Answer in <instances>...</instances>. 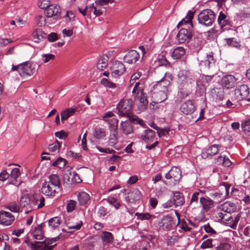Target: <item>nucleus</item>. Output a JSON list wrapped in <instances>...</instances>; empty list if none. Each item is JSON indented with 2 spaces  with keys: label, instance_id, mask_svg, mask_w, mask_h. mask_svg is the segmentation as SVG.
<instances>
[{
  "label": "nucleus",
  "instance_id": "f257e3e1",
  "mask_svg": "<svg viewBox=\"0 0 250 250\" xmlns=\"http://www.w3.org/2000/svg\"><path fill=\"white\" fill-rule=\"evenodd\" d=\"M133 101L131 99H123L117 104V109L121 116H127L133 123L142 125L143 121L136 116L131 114Z\"/></svg>",
  "mask_w": 250,
  "mask_h": 250
},
{
  "label": "nucleus",
  "instance_id": "f03ea898",
  "mask_svg": "<svg viewBox=\"0 0 250 250\" xmlns=\"http://www.w3.org/2000/svg\"><path fill=\"white\" fill-rule=\"evenodd\" d=\"M61 181L59 176L51 174L48 181L45 182L42 186V192L47 196H54L60 190Z\"/></svg>",
  "mask_w": 250,
  "mask_h": 250
},
{
  "label": "nucleus",
  "instance_id": "7ed1b4c3",
  "mask_svg": "<svg viewBox=\"0 0 250 250\" xmlns=\"http://www.w3.org/2000/svg\"><path fill=\"white\" fill-rule=\"evenodd\" d=\"M57 238L45 239L43 241H35L34 242L26 241L28 247L33 250H52L56 245L52 244L57 241Z\"/></svg>",
  "mask_w": 250,
  "mask_h": 250
},
{
  "label": "nucleus",
  "instance_id": "20e7f679",
  "mask_svg": "<svg viewBox=\"0 0 250 250\" xmlns=\"http://www.w3.org/2000/svg\"><path fill=\"white\" fill-rule=\"evenodd\" d=\"M173 76L169 72H166L164 77L153 86L152 90L160 91L167 94L170 91V83Z\"/></svg>",
  "mask_w": 250,
  "mask_h": 250
},
{
  "label": "nucleus",
  "instance_id": "39448f33",
  "mask_svg": "<svg viewBox=\"0 0 250 250\" xmlns=\"http://www.w3.org/2000/svg\"><path fill=\"white\" fill-rule=\"evenodd\" d=\"M215 15L210 9H205L201 11L198 15V20L200 23L206 26H210L214 22Z\"/></svg>",
  "mask_w": 250,
  "mask_h": 250
},
{
  "label": "nucleus",
  "instance_id": "423d86ee",
  "mask_svg": "<svg viewBox=\"0 0 250 250\" xmlns=\"http://www.w3.org/2000/svg\"><path fill=\"white\" fill-rule=\"evenodd\" d=\"M230 185L226 183H223L222 185L220 186V188L218 191L210 193V195L214 200L217 201L219 203L222 202L227 198L229 194V190Z\"/></svg>",
  "mask_w": 250,
  "mask_h": 250
},
{
  "label": "nucleus",
  "instance_id": "0eeeda50",
  "mask_svg": "<svg viewBox=\"0 0 250 250\" xmlns=\"http://www.w3.org/2000/svg\"><path fill=\"white\" fill-rule=\"evenodd\" d=\"M234 94L237 101L246 100L250 102V89L247 84H241L235 88Z\"/></svg>",
  "mask_w": 250,
  "mask_h": 250
},
{
  "label": "nucleus",
  "instance_id": "6e6552de",
  "mask_svg": "<svg viewBox=\"0 0 250 250\" xmlns=\"http://www.w3.org/2000/svg\"><path fill=\"white\" fill-rule=\"evenodd\" d=\"M101 240L99 239L97 241V244L93 245L97 250H104L106 245L113 242V236L112 234L108 231L102 232Z\"/></svg>",
  "mask_w": 250,
  "mask_h": 250
},
{
  "label": "nucleus",
  "instance_id": "1a4fd4ad",
  "mask_svg": "<svg viewBox=\"0 0 250 250\" xmlns=\"http://www.w3.org/2000/svg\"><path fill=\"white\" fill-rule=\"evenodd\" d=\"M181 171L177 167H173L165 175V178L169 180V184L171 186H175L178 184L181 178Z\"/></svg>",
  "mask_w": 250,
  "mask_h": 250
},
{
  "label": "nucleus",
  "instance_id": "9d476101",
  "mask_svg": "<svg viewBox=\"0 0 250 250\" xmlns=\"http://www.w3.org/2000/svg\"><path fill=\"white\" fill-rule=\"evenodd\" d=\"M44 13L48 18L53 17L57 20L61 15V9L59 5L56 4H49L45 8Z\"/></svg>",
  "mask_w": 250,
  "mask_h": 250
},
{
  "label": "nucleus",
  "instance_id": "9b49d317",
  "mask_svg": "<svg viewBox=\"0 0 250 250\" xmlns=\"http://www.w3.org/2000/svg\"><path fill=\"white\" fill-rule=\"evenodd\" d=\"M36 71V65L29 62H25L21 63V70H20V76L25 77L31 76Z\"/></svg>",
  "mask_w": 250,
  "mask_h": 250
},
{
  "label": "nucleus",
  "instance_id": "f8f14e48",
  "mask_svg": "<svg viewBox=\"0 0 250 250\" xmlns=\"http://www.w3.org/2000/svg\"><path fill=\"white\" fill-rule=\"evenodd\" d=\"M192 34L190 30L185 28H181L179 31L177 39L179 43L188 42L191 39Z\"/></svg>",
  "mask_w": 250,
  "mask_h": 250
},
{
  "label": "nucleus",
  "instance_id": "ddd939ff",
  "mask_svg": "<svg viewBox=\"0 0 250 250\" xmlns=\"http://www.w3.org/2000/svg\"><path fill=\"white\" fill-rule=\"evenodd\" d=\"M125 70L124 64L121 62L116 61L111 67V75L112 77L116 78L121 76Z\"/></svg>",
  "mask_w": 250,
  "mask_h": 250
},
{
  "label": "nucleus",
  "instance_id": "4468645a",
  "mask_svg": "<svg viewBox=\"0 0 250 250\" xmlns=\"http://www.w3.org/2000/svg\"><path fill=\"white\" fill-rule=\"evenodd\" d=\"M20 206L21 207L25 208L27 211L26 213H29L33 210L34 204L31 202V196L30 197L28 194H24L21 196L20 201Z\"/></svg>",
  "mask_w": 250,
  "mask_h": 250
},
{
  "label": "nucleus",
  "instance_id": "2eb2a0df",
  "mask_svg": "<svg viewBox=\"0 0 250 250\" xmlns=\"http://www.w3.org/2000/svg\"><path fill=\"white\" fill-rule=\"evenodd\" d=\"M45 199L41 193H35L31 196V202L34 204L33 210L41 208L44 206Z\"/></svg>",
  "mask_w": 250,
  "mask_h": 250
},
{
  "label": "nucleus",
  "instance_id": "dca6fc26",
  "mask_svg": "<svg viewBox=\"0 0 250 250\" xmlns=\"http://www.w3.org/2000/svg\"><path fill=\"white\" fill-rule=\"evenodd\" d=\"M139 59V53L134 50H131L126 52L124 57V62L129 64L135 63Z\"/></svg>",
  "mask_w": 250,
  "mask_h": 250
},
{
  "label": "nucleus",
  "instance_id": "f3484780",
  "mask_svg": "<svg viewBox=\"0 0 250 250\" xmlns=\"http://www.w3.org/2000/svg\"><path fill=\"white\" fill-rule=\"evenodd\" d=\"M160 227L164 230H170L174 225L173 218L169 215L164 216L159 223Z\"/></svg>",
  "mask_w": 250,
  "mask_h": 250
},
{
  "label": "nucleus",
  "instance_id": "a211bd4d",
  "mask_svg": "<svg viewBox=\"0 0 250 250\" xmlns=\"http://www.w3.org/2000/svg\"><path fill=\"white\" fill-rule=\"evenodd\" d=\"M195 110L193 102L191 100H187L181 104L180 110L186 115L192 114Z\"/></svg>",
  "mask_w": 250,
  "mask_h": 250
},
{
  "label": "nucleus",
  "instance_id": "6ab92c4d",
  "mask_svg": "<svg viewBox=\"0 0 250 250\" xmlns=\"http://www.w3.org/2000/svg\"><path fill=\"white\" fill-rule=\"evenodd\" d=\"M15 217L11 213L1 211L0 212V224L5 225H10L14 221Z\"/></svg>",
  "mask_w": 250,
  "mask_h": 250
},
{
  "label": "nucleus",
  "instance_id": "aec40b11",
  "mask_svg": "<svg viewBox=\"0 0 250 250\" xmlns=\"http://www.w3.org/2000/svg\"><path fill=\"white\" fill-rule=\"evenodd\" d=\"M236 83L235 78L231 75L224 76L221 80L222 86L227 89L233 88Z\"/></svg>",
  "mask_w": 250,
  "mask_h": 250
},
{
  "label": "nucleus",
  "instance_id": "412c9836",
  "mask_svg": "<svg viewBox=\"0 0 250 250\" xmlns=\"http://www.w3.org/2000/svg\"><path fill=\"white\" fill-rule=\"evenodd\" d=\"M220 209L222 211L227 213H230L234 212L237 208L235 204L230 201H227L220 206Z\"/></svg>",
  "mask_w": 250,
  "mask_h": 250
},
{
  "label": "nucleus",
  "instance_id": "4be33fe9",
  "mask_svg": "<svg viewBox=\"0 0 250 250\" xmlns=\"http://www.w3.org/2000/svg\"><path fill=\"white\" fill-rule=\"evenodd\" d=\"M200 204L203 209L206 211L214 207V201L208 197H200Z\"/></svg>",
  "mask_w": 250,
  "mask_h": 250
},
{
  "label": "nucleus",
  "instance_id": "5701e85b",
  "mask_svg": "<svg viewBox=\"0 0 250 250\" xmlns=\"http://www.w3.org/2000/svg\"><path fill=\"white\" fill-rule=\"evenodd\" d=\"M155 137V132L150 129L145 130L141 135L142 139L145 143L152 142Z\"/></svg>",
  "mask_w": 250,
  "mask_h": 250
},
{
  "label": "nucleus",
  "instance_id": "b1692460",
  "mask_svg": "<svg viewBox=\"0 0 250 250\" xmlns=\"http://www.w3.org/2000/svg\"><path fill=\"white\" fill-rule=\"evenodd\" d=\"M172 199L175 207L182 206L185 203L184 197L183 194L180 192H175Z\"/></svg>",
  "mask_w": 250,
  "mask_h": 250
},
{
  "label": "nucleus",
  "instance_id": "393cba45",
  "mask_svg": "<svg viewBox=\"0 0 250 250\" xmlns=\"http://www.w3.org/2000/svg\"><path fill=\"white\" fill-rule=\"evenodd\" d=\"M151 92L152 93V97L155 100V102L157 103H162L167 99L168 94L158 91H156L152 89H151Z\"/></svg>",
  "mask_w": 250,
  "mask_h": 250
},
{
  "label": "nucleus",
  "instance_id": "a878e982",
  "mask_svg": "<svg viewBox=\"0 0 250 250\" xmlns=\"http://www.w3.org/2000/svg\"><path fill=\"white\" fill-rule=\"evenodd\" d=\"M131 122L130 121H125L122 122L121 123V128L122 132L126 135L132 133L133 131V128L131 125Z\"/></svg>",
  "mask_w": 250,
  "mask_h": 250
},
{
  "label": "nucleus",
  "instance_id": "bb28decb",
  "mask_svg": "<svg viewBox=\"0 0 250 250\" xmlns=\"http://www.w3.org/2000/svg\"><path fill=\"white\" fill-rule=\"evenodd\" d=\"M141 197V193L138 189H133L128 194V198L130 202L138 201Z\"/></svg>",
  "mask_w": 250,
  "mask_h": 250
},
{
  "label": "nucleus",
  "instance_id": "cd10ccee",
  "mask_svg": "<svg viewBox=\"0 0 250 250\" xmlns=\"http://www.w3.org/2000/svg\"><path fill=\"white\" fill-rule=\"evenodd\" d=\"M219 151L218 145L214 144L210 146L206 153H202V157L206 158L208 156H212L218 153Z\"/></svg>",
  "mask_w": 250,
  "mask_h": 250
},
{
  "label": "nucleus",
  "instance_id": "c85d7f7f",
  "mask_svg": "<svg viewBox=\"0 0 250 250\" xmlns=\"http://www.w3.org/2000/svg\"><path fill=\"white\" fill-rule=\"evenodd\" d=\"M108 59L107 56H102L98 60L97 65V68L101 71L105 69L107 65Z\"/></svg>",
  "mask_w": 250,
  "mask_h": 250
},
{
  "label": "nucleus",
  "instance_id": "c756f323",
  "mask_svg": "<svg viewBox=\"0 0 250 250\" xmlns=\"http://www.w3.org/2000/svg\"><path fill=\"white\" fill-rule=\"evenodd\" d=\"M216 163L218 165H222L224 167H229L231 165V162L226 156H220L216 159Z\"/></svg>",
  "mask_w": 250,
  "mask_h": 250
},
{
  "label": "nucleus",
  "instance_id": "7c9ffc66",
  "mask_svg": "<svg viewBox=\"0 0 250 250\" xmlns=\"http://www.w3.org/2000/svg\"><path fill=\"white\" fill-rule=\"evenodd\" d=\"M185 54V50L183 47H177L172 52L171 56L174 59L181 58Z\"/></svg>",
  "mask_w": 250,
  "mask_h": 250
},
{
  "label": "nucleus",
  "instance_id": "2f4dec72",
  "mask_svg": "<svg viewBox=\"0 0 250 250\" xmlns=\"http://www.w3.org/2000/svg\"><path fill=\"white\" fill-rule=\"evenodd\" d=\"M78 200L81 205H84L90 200V196L87 193L81 192L78 195Z\"/></svg>",
  "mask_w": 250,
  "mask_h": 250
},
{
  "label": "nucleus",
  "instance_id": "473e14b6",
  "mask_svg": "<svg viewBox=\"0 0 250 250\" xmlns=\"http://www.w3.org/2000/svg\"><path fill=\"white\" fill-rule=\"evenodd\" d=\"M76 111V109L73 108H67L63 111L61 114L62 121L63 122L67 119L69 117L72 116Z\"/></svg>",
  "mask_w": 250,
  "mask_h": 250
},
{
  "label": "nucleus",
  "instance_id": "72a5a7b5",
  "mask_svg": "<svg viewBox=\"0 0 250 250\" xmlns=\"http://www.w3.org/2000/svg\"><path fill=\"white\" fill-rule=\"evenodd\" d=\"M193 14L194 12H192L190 11H188L186 17L187 20L183 19L181 21H180L177 26V28H179V27L181 25H183V24L187 23H189L191 25V26L193 27L192 23L191 22V20L193 18Z\"/></svg>",
  "mask_w": 250,
  "mask_h": 250
},
{
  "label": "nucleus",
  "instance_id": "f704fd0d",
  "mask_svg": "<svg viewBox=\"0 0 250 250\" xmlns=\"http://www.w3.org/2000/svg\"><path fill=\"white\" fill-rule=\"evenodd\" d=\"M94 137L98 140L104 138L105 136V132L104 129L96 128L93 131Z\"/></svg>",
  "mask_w": 250,
  "mask_h": 250
},
{
  "label": "nucleus",
  "instance_id": "c9c22d12",
  "mask_svg": "<svg viewBox=\"0 0 250 250\" xmlns=\"http://www.w3.org/2000/svg\"><path fill=\"white\" fill-rule=\"evenodd\" d=\"M227 16L221 11L218 17L217 21L221 27H223L228 24V21L226 20Z\"/></svg>",
  "mask_w": 250,
  "mask_h": 250
},
{
  "label": "nucleus",
  "instance_id": "e433bc0d",
  "mask_svg": "<svg viewBox=\"0 0 250 250\" xmlns=\"http://www.w3.org/2000/svg\"><path fill=\"white\" fill-rule=\"evenodd\" d=\"M137 99L140 101L142 105L146 106L147 104V101L146 94L143 92L142 90H138L137 92Z\"/></svg>",
  "mask_w": 250,
  "mask_h": 250
},
{
  "label": "nucleus",
  "instance_id": "4c0bfd02",
  "mask_svg": "<svg viewBox=\"0 0 250 250\" xmlns=\"http://www.w3.org/2000/svg\"><path fill=\"white\" fill-rule=\"evenodd\" d=\"M33 235L35 239L37 240H42L43 238V232L42 230V227L38 226L36 228L33 232Z\"/></svg>",
  "mask_w": 250,
  "mask_h": 250
},
{
  "label": "nucleus",
  "instance_id": "58836bf2",
  "mask_svg": "<svg viewBox=\"0 0 250 250\" xmlns=\"http://www.w3.org/2000/svg\"><path fill=\"white\" fill-rule=\"evenodd\" d=\"M118 142V132L115 129L110 135L108 139V144L111 146H113Z\"/></svg>",
  "mask_w": 250,
  "mask_h": 250
},
{
  "label": "nucleus",
  "instance_id": "ea45409f",
  "mask_svg": "<svg viewBox=\"0 0 250 250\" xmlns=\"http://www.w3.org/2000/svg\"><path fill=\"white\" fill-rule=\"evenodd\" d=\"M66 163L67 161L65 159L59 157L53 162L52 165L54 167H59L60 168H62L65 167Z\"/></svg>",
  "mask_w": 250,
  "mask_h": 250
},
{
  "label": "nucleus",
  "instance_id": "a19ab883",
  "mask_svg": "<svg viewBox=\"0 0 250 250\" xmlns=\"http://www.w3.org/2000/svg\"><path fill=\"white\" fill-rule=\"evenodd\" d=\"M61 222V220L59 217H55L49 220L48 224L53 229H55L60 225Z\"/></svg>",
  "mask_w": 250,
  "mask_h": 250
},
{
  "label": "nucleus",
  "instance_id": "79ce46f5",
  "mask_svg": "<svg viewBox=\"0 0 250 250\" xmlns=\"http://www.w3.org/2000/svg\"><path fill=\"white\" fill-rule=\"evenodd\" d=\"M158 64L159 66H169L170 63L164 55H159L157 59Z\"/></svg>",
  "mask_w": 250,
  "mask_h": 250
},
{
  "label": "nucleus",
  "instance_id": "37998d69",
  "mask_svg": "<svg viewBox=\"0 0 250 250\" xmlns=\"http://www.w3.org/2000/svg\"><path fill=\"white\" fill-rule=\"evenodd\" d=\"M61 144L58 141H56L54 143L50 144L48 146V149L50 152H59Z\"/></svg>",
  "mask_w": 250,
  "mask_h": 250
},
{
  "label": "nucleus",
  "instance_id": "c03bdc74",
  "mask_svg": "<svg viewBox=\"0 0 250 250\" xmlns=\"http://www.w3.org/2000/svg\"><path fill=\"white\" fill-rule=\"evenodd\" d=\"M231 244L226 242H222L216 247L217 250H230L231 249Z\"/></svg>",
  "mask_w": 250,
  "mask_h": 250
},
{
  "label": "nucleus",
  "instance_id": "a18cd8bd",
  "mask_svg": "<svg viewBox=\"0 0 250 250\" xmlns=\"http://www.w3.org/2000/svg\"><path fill=\"white\" fill-rule=\"evenodd\" d=\"M43 34H44V32L40 29L34 30L32 33V36L35 39H37L38 41L36 42H39V41L41 40V37L43 38Z\"/></svg>",
  "mask_w": 250,
  "mask_h": 250
},
{
  "label": "nucleus",
  "instance_id": "49530a36",
  "mask_svg": "<svg viewBox=\"0 0 250 250\" xmlns=\"http://www.w3.org/2000/svg\"><path fill=\"white\" fill-rule=\"evenodd\" d=\"M35 20L36 24L40 27L43 26L46 24V20L45 17L43 16H37Z\"/></svg>",
  "mask_w": 250,
  "mask_h": 250
},
{
  "label": "nucleus",
  "instance_id": "de8ad7c7",
  "mask_svg": "<svg viewBox=\"0 0 250 250\" xmlns=\"http://www.w3.org/2000/svg\"><path fill=\"white\" fill-rule=\"evenodd\" d=\"M101 83L102 84L108 88H114L116 87V84L114 83L110 82L105 78H103Z\"/></svg>",
  "mask_w": 250,
  "mask_h": 250
},
{
  "label": "nucleus",
  "instance_id": "09e8293b",
  "mask_svg": "<svg viewBox=\"0 0 250 250\" xmlns=\"http://www.w3.org/2000/svg\"><path fill=\"white\" fill-rule=\"evenodd\" d=\"M76 204V202L74 200H69L66 205L67 212H70L73 211L75 208Z\"/></svg>",
  "mask_w": 250,
  "mask_h": 250
},
{
  "label": "nucleus",
  "instance_id": "8fccbe9b",
  "mask_svg": "<svg viewBox=\"0 0 250 250\" xmlns=\"http://www.w3.org/2000/svg\"><path fill=\"white\" fill-rule=\"evenodd\" d=\"M153 128L157 130L158 136L160 137L168 134L170 131L168 128L159 129L158 126H154Z\"/></svg>",
  "mask_w": 250,
  "mask_h": 250
},
{
  "label": "nucleus",
  "instance_id": "3c124183",
  "mask_svg": "<svg viewBox=\"0 0 250 250\" xmlns=\"http://www.w3.org/2000/svg\"><path fill=\"white\" fill-rule=\"evenodd\" d=\"M135 216H137L138 219L141 220H149L152 216V215L148 213H141L139 212H136Z\"/></svg>",
  "mask_w": 250,
  "mask_h": 250
},
{
  "label": "nucleus",
  "instance_id": "603ef678",
  "mask_svg": "<svg viewBox=\"0 0 250 250\" xmlns=\"http://www.w3.org/2000/svg\"><path fill=\"white\" fill-rule=\"evenodd\" d=\"M7 208L13 212H19L20 206L15 203H12L8 206Z\"/></svg>",
  "mask_w": 250,
  "mask_h": 250
},
{
  "label": "nucleus",
  "instance_id": "864d4df0",
  "mask_svg": "<svg viewBox=\"0 0 250 250\" xmlns=\"http://www.w3.org/2000/svg\"><path fill=\"white\" fill-rule=\"evenodd\" d=\"M142 75V73L140 72L134 73L131 77L129 81V84L131 85L136 82V81L139 79Z\"/></svg>",
  "mask_w": 250,
  "mask_h": 250
},
{
  "label": "nucleus",
  "instance_id": "5fc2aeb1",
  "mask_svg": "<svg viewBox=\"0 0 250 250\" xmlns=\"http://www.w3.org/2000/svg\"><path fill=\"white\" fill-rule=\"evenodd\" d=\"M107 121L108 122L109 125L114 130H117L118 127V120L115 118H112L110 120H108Z\"/></svg>",
  "mask_w": 250,
  "mask_h": 250
},
{
  "label": "nucleus",
  "instance_id": "6e6d98bb",
  "mask_svg": "<svg viewBox=\"0 0 250 250\" xmlns=\"http://www.w3.org/2000/svg\"><path fill=\"white\" fill-rule=\"evenodd\" d=\"M107 201L111 205L114 207L116 209H118L120 207V204L118 201L114 198H108Z\"/></svg>",
  "mask_w": 250,
  "mask_h": 250
},
{
  "label": "nucleus",
  "instance_id": "4d7b16f0",
  "mask_svg": "<svg viewBox=\"0 0 250 250\" xmlns=\"http://www.w3.org/2000/svg\"><path fill=\"white\" fill-rule=\"evenodd\" d=\"M21 172L19 168H14L11 170L10 176L15 180L20 176Z\"/></svg>",
  "mask_w": 250,
  "mask_h": 250
},
{
  "label": "nucleus",
  "instance_id": "13d9d810",
  "mask_svg": "<svg viewBox=\"0 0 250 250\" xmlns=\"http://www.w3.org/2000/svg\"><path fill=\"white\" fill-rule=\"evenodd\" d=\"M202 249H206L212 248V239H208L205 240L200 246Z\"/></svg>",
  "mask_w": 250,
  "mask_h": 250
},
{
  "label": "nucleus",
  "instance_id": "bf43d9fd",
  "mask_svg": "<svg viewBox=\"0 0 250 250\" xmlns=\"http://www.w3.org/2000/svg\"><path fill=\"white\" fill-rule=\"evenodd\" d=\"M50 0H39L38 6L42 9L46 8L50 4Z\"/></svg>",
  "mask_w": 250,
  "mask_h": 250
},
{
  "label": "nucleus",
  "instance_id": "052dcab7",
  "mask_svg": "<svg viewBox=\"0 0 250 250\" xmlns=\"http://www.w3.org/2000/svg\"><path fill=\"white\" fill-rule=\"evenodd\" d=\"M241 127L245 132H250V119L241 124Z\"/></svg>",
  "mask_w": 250,
  "mask_h": 250
},
{
  "label": "nucleus",
  "instance_id": "680f3d73",
  "mask_svg": "<svg viewBox=\"0 0 250 250\" xmlns=\"http://www.w3.org/2000/svg\"><path fill=\"white\" fill-rule=\"evenodd\" d=\"M55 136L59 138L60 139H65L67 137V133L63 130L56 132L55 133Z\"/></svg>",
  "mask_w": 250,
  "mask_h": 250
},
{
  "label": "nucleus",
  "instance_id": "e2e57ef3",
  "mask_svg": "<svg viewBox=\"0 0 250 250\" xmlns=\"http://www.w3.org/2000/svg\"><path fill=\"white\" fill-rule=\"evenodd\" d=\"M204 228L207 233H210L211 234H216V231L209 224L204 225Z\"/></svg>",
  "mask_w": 250,
  "mask_h": 250
},
{
  "label": "nucleus",
  "instance_id": "0e129e2a",
  "mask_svg": "<svg viewBox=\"0 0 250 250\" xmlns=\"http://www.w3.org/2000/svg\"><path fill=\"white\" fill-rule=\"evenodd\" d=\"M199 195H200L199 192H194L192 195V196H191V199L190 201V204H191L194 203H195V204H197L198 203Z\"/></svg>",
  "mask_w": 250,
  "mask_h": 250
},
{
  "label": "nucleus",
  "instance_id": "69168bd1",
  "mask_svg": "<svg viewBox=\"0 0 250 250\" xmlns=\"http://www.w3.org/2000/svg\"><path fill=\"white\" fill-rule=\"evenodd\" d=\"M42 57L44 58V63H47L50 60H53L55 59V56L52 54H43Z\"/></svg>",
  "mask_w": 250,
  "mask_h": 250
},
{
  "label": "nucleus",
  "instance_id": "338daca9",
  "mask_svg": "<svg viewBox=\"0 0 250 250\" xmlns=\"http://www.w3.org/2000/svg\"><path fill=\"white\" fill-rule=\"evenodd\" d=\"M10 174L5 170H2L0 173V181H4L7 180Z\"/></svg>",
  "mask_w": 250,
  "mask_h": 250
},
{
  "label": "nucleus",
  "instance_id": "774afa93",
  "mask_svg": "<svg viewBox=\"0 0 250 250\" xmlns=\"http://www.w3.org/2000/svg\"><path fill=\"white\" fill-rule=\"evenodd\" d=\"M107 212L105 208L103 206L100 207L98 211V214L100 217H103L106 215Z\"/></svg>",
  "mask_w": 250,
  "mask_h": 250
}]
</instances>
